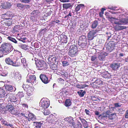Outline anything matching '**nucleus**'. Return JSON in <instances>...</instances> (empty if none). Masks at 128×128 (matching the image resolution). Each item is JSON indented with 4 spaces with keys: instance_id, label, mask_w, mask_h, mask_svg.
<instances>
[{
    "instance_id": "1",
    "label": "nucleus",
    "mask_w": 128,
    "mask_h": 128,
    "mask_svg": "<svg viewBox=\"0 0 128 128\" xmlns=\"http://www.w3.org/2000/svg\"><path fill=\"white\" fill-rule=\"evenodd\" d=\"M0 46L4 54L6 55L9 54L13 49L12 45L10 43H3Z\"/></svg>"
},
{
    "instance_id": "2",
    "label": "nucleus",
    "mask_w": 128,
    "mask_h": 128,
    "mask_svg": "<svg viewBox=\"0 0 128 128\" xmlns=\"http://www.w3.org/2000/svg\"><path fill=\"white\" fill-rule=\"evenodd\" d=\"M68 52V55L71 57H74L76 54L78 52V47L75 45L70 46Z\"/></svg>"
},
{
    "instance_id": "3",
    "label": "nucleus",
    "mask_w": 128,
    "mask_h": 128,
    "mask_svg": "<svg viewBox=\"0 0 128 128\" xmlns=\"http://www.w3.org/2000/svg\"><path fill=\"white\" fill-rule=\"evenodd\" d=\"M40 101L42 102L41 106L44 108H47L50 105V102L47 99L44 98L41 99Z\"/></svg>"
},
{
    "instance_id": "4",
    "label": "nucleus",
    "mask_w": 128,
    "mask_h": 128,
    "mask_svg": "<svg viewBox=\"0 0 128 128\" xmlns=\"http://www.w3.org/2000/svg\"><path fill=\"white\" fill-rule=\"evenodd\" d=\"M115 46V44L113 41H110L106 46L107 50L109 52H111L114 50Z\"/></svg>"
},
{
    "instance_id": "5",
    "label": "nucleus",
    "mask_w": 128,
    "mask_h": 128,
    "mask_svg": "<svg viewBox=\"0 0 128 128\" xmlns=\"http://www.w3.org/2000/svg\"><path fill=\"white\" fill-rule=\"evenodd\" d=\"M6 63L8 65H10L14 66H18L16 64V62H14L13 60L10 57L6 58L5 60Z\"/></svg>"
},
{
    "instance_id": "6",
    "label": "nucleus",
    "mask_w": 128,
    "mask_h": 128,
    "mask_svg": "<svg viewBox=\"0 0 128 128\" xmlns=\"http://www.w3.org/2000/svg\"><path fill=\"white\" fill-rule=\"evenodd\" d=\"M2 18L4 20H12L13 17L12 14H10L8 13L2 14Z\"/></svg>"
},
{
    "instance_id": "7",
    "label": "nucleus",
    "mask_w": 128,
    "mask_h": 128,
    "mask_svg": "<svg viewBox=\"0 0 128 128\" xmlns=\"http://www.w3.org/2000/svg\"><path fill=\"white\" fill-rule=\"evenodd\" d=\"M12 6V4L11 3L7 2H5L3 3H2L1 5L2 8L4 9L10 8Z\"/></svg>"
},
{
    "instance_id": "8",
    "label": "nucleus",
    "mask_w": 128,
    "mask_h": 128,
    "mask_svg": "<svg viewBox=\"0 0 128 128\" xmlns=\"http://www.w3.org/2000/svg\"><path fill=\"white\" fill-rule=\"evenodd\" d=\"M96 32L94 30L90 31L88 33V40H92L95 36V34L96 33Z\"/></svg>"
},
{
    "instance_id": "9",
    "label": "nucleus",
    "mask_w": 128,
    "mask_h": 128,
    "mask_svg": "<svg viewBox=\"0 0 128 128\" xmlns=\"http://www.w3.org/2000/svg\"><path fill=\"white\" fill-rule=\"evenodd\" d=\"M36 78L35 75H32L30 76L26 80V82L28 83H30L32 84H34V82L36 83Z\"/></svg>"
},
{
    "instance_id": "10",
    "label": "nucleus",
    "mask_w": 128,
    "mask_h": 128,
    "mask_svg": "<svg viewBox=\"0 0 128 128\" xmlns=\"http://www.w3.org/2000/svg\"><path fill=\"white\" fill-rule=\"evenodd\" d=\"M2 24L7 27L11 26L12 24V20H4L2 21Z\"/></svg>"
},
{
    "instance_id": "11",
    "label": "nucleus",
    "mask_w": 128,
    "mask_h": 128,
    "mask_svg": "<svg viewBox=\"0 0 128 128\" xmlns=\"http://www.w3.org/2000/svg\"><path fill=\"white\" fill-rule=\"evenodd\" d=\"M40 80L45 84H47L49 82L48 77L45 74H40Z\"/></svg>"
},
{
    "instance_id": "12",
    "label": "nucleus",
    "mask_w": 128,
    "mask_h": 128,
    "mask_svg": "<svg viewBox=\"0 0 128 128\" xmlns=\"http://www.w3.org/2000/svg\"><path fill=\"white\" fill-rule=\"evenodd\" d=\"M78 118L79 120L81 122L84 128H87L88 127V122L85 119L81 117H79Z\"/></svg>"
},
{
    "instance_id": "13",
    "label": "nucleus",
    "mask_w": 128,
    "mask_h": 128,
    "mask_svg": "<svg viewBox=\"0 0 128 128\" xmlns=\"http://www.w3.org/2000/svg\"><path fill=\"white\" fill-rule=\"evenodd\" d=\"M8 101H10L11 102H15L17 100V98L13 95L10 94L8 99Z\"/></svg>"
},
{
    "instance_id": "14",
    "label": "nucleus",
    "mask_w": 128,
    "mask_h": 128,
    "mask_svg": "<svg viewBox=\"0 0 128 128\" xmlns=\"http://www.w3.org/2000/svg\"><path fill=\"white\" fill-rule=\"evenodd\" d=\"M108 55V54L105 52H102L99 55L98 58L100 60H103L105 57Z\"/></svg>"
},
{
    "instance_id": "15",
    "label": "nucleus",
    "mask_w": 128,
    "mask_h": 128,
    "mask_svg": "<svg viewBox=\"0 0 128 128\" xmlns=\"http://www.w3.org/2000/svg\"><path fill=\"white\" fill-rule=\"evenodd\" d=\"M13 108H14V107L13 106L10 104H8L4 108L5 112H6V111H8L10 112Z\"/></svg>"
},
{
    "instance_id": "16",
    "label": "nucleus",
    "mask_w": 128,
    "mask_h": 128,
    "mask_svg": "<svg viewBox=\"0 0 128 128\" xmlns=\"http://www.w3.org/2000/svg\"><path fill=\"white\" fill-rule=\"evenodd\" d=\"M47 68V66L44 61L43 60L40 61V70H45Z\"/></svg>"
},
{
    "instance_id": "17",
    "label": "nucleus",
    "mask_w": 128,
    "mask_h": 128,
    "mask_svg": "<svg viewBox=\"0 0 128 128\" xmlns=\"http://www.w3.org/2000/svg\"><path fill=\"white\" fill-rule=\"evenodd\" d=\"M49 118H51V119H48L50 120V122L52 124L54 123V122H56V118L55 116H54L52 114H51L49 116Z\"/></svg>"
},
{
    "instance_id": "18",
    "label": "nucleus",
    "mask_w": 128,
    "mask_h": 128,
    "mask_svg": "<svg viewBox=\"0 0 128 128\" xmlns=\"http://www.w3.org/2000/svg\"><path fill=\"white\" fill-rule=\"evenodd\" d=\"M117 20L115 18H111V22L112 23L114 24H123V22L120 21H116Z\"/></svg>"
},
{
    "instance_id": "19",
    "label": "nucleus",
    "mask_w": 128,
    "mask_h": 128,
    "mask_svg": "<svg viewBox=\"0 0 128 128\" xmlns=\"http://www.w3.org/2000/svg\"><path fill=\"white\" fill-rule=\"evenodd\" d=\"M72 126L74 128H82V126L79 121L78 120L76 124L75 122L74 123Z\"/></svg>"
},
{
    "instance_id": "20",
    "label": "nucleus",
    "mask_w": 128,
    "mask_h": 128,
    "mask_svg": "<svg viewBox=\"0 0 128 128\" xmlns=\"http://www.w3.org/2000/svg\"><path fill=\"white\" fill-rule=\"evenodd\" d=\"M60 42L61 43L66 44L67 42V37L65 35H62L61 36Z\"/></svg>"
},
{
    "instance_id": "21",
    "label": "nucleus",
    "mask_w": 128,
    "mask_h": 128,
    "mask_svg": "<svg viewBox=\"0 0 128 128\" xmlns=\"http://www.w3.org/2000/svg\"><path fill=\"white\" fill-rule=\"evenodd\" d=\"M64 120L72 125L74 123V122L73 118L71 116L66 118H64Z\"/></svg>"
},
{
    "instance_id": "22",
    "label": "nucleus",
    "mask_w": 128,
    "mask_h": 128,
    "mask_svg": "<svg viewBox=\"0 0 128 128\" xmlns=\"http://www.w3.org/2000/svg\"><path fill=\"white\" fill-rule=\"evenodd\" d=\"M28 121H30L31 120L34 121L36 120L35 116L31 113H30L28 114Z\"/></svg>"
},
{
    "instance_id": "23",
    "label": "nucleus",
    "mask_w": 128,
    "mask_h": 128,
    "mask_svg": "<svg viewBox=\"0 0 128 128\" xmlns=\"http://www.w3.org/2000/svg\"><path fill=\"white\" fill-rule=\"evenodd\" d=\"M126 27L124 26L121 25H116L114 27V29L116 31L121 30L123 29L126 28Z\"/></svg>"
},
{
    "instance_id": "24",
    "label": "nucleus",
    "mask_w": 128,
    "mask_h": 128,
    "mask_svg": "<svg viewBox=\"0 0 128 128\" xmlns=\"http://www.w3.org/2000/svg\"><path fill=\"white\" fill-rule=\"evenodd\" d=\"M48 60L50 62L52 63L55 62L56 60V58L55 56L53 54L51 55H50L48 57Z\"/></svg>"
},
{
    "instance_id": "25",
    "label": "nucleus",
    "mask_w": 128,
    "mask_h": 128,
    "mask_svg": "<svg viewBox=\"0 0 128 128\" xmlns=\"http://www.w3.org/2000/svg\"><path fill=\"white\" fill-rule=\"evenodd\" d=\"M26 90L27 94L28 96H30L33 94V92L34 90V88L32 87Z\"/></svg>"
},
{
    "instance_id": "26",
    "label": "nucleus",
    "mask_w": 128,
    "mask_h": 128,
    "mask_svg": "<svg viewBox=\"0 0 128 128\" xmlns=\"http://www.w3.org/2000/svg\"><path fill=\"white\" fill-rule=\"evenodd\" d=\"M5 88L6 90L12 92L14 90H13V88L12 86L10 85H6L5 86Z\"/></svg>"
},
{
    "instance_id": "27",
    "label": "nucleus",
    "mask_w": 128,
    "mask_h": 128,
    "mask_svg": "<svg viewBox=\"0 0 128 128\" xmlns=\"http://www.w3.org/2000/svg\"><path fill=\"white\" fill-rule=\"evenodd\" d=\"M35 64L36 66V68L37 69L40 70V60H38L37 58H35Z\"/></svg>"
},
{
    "instance_id": "28",
    "label": "nucleus",
    "mask_w": 128,
    "mask_h": 128,
    "mask_svg": "<svg viewBox=\"0 0 128 128\" xmlns=\"http://www.w3.org/2000/svg\"><path fill=\"white\" fill-rule=\"evenodd\" d=\"M72 104V100L70 99H67L65 102V106L66 107L70 106Z\"/></svg>"
},
{
    "instance_id": "29",
    "label": "nucleus",
    "mask_w": 128,
    "mask_h": 128,
    "mask_svg": "<svg viewBox=\"0 0 128 128\" xmlns=\"http://www.w3.org/2000/svg\"><path fill=\"white\" fill-rule=\"evenodd\" d=\"M46 108H44L41 109V111L42 112L44 115H47L50 113V112L48 109H46Z\"/></svg>"
},
{
    "instance_id": "30",
    "label": "nucleus",
    "mask_w": 128,
    "mask_h": 128,
    "mask_svg": "<svg viewBox=\"0 0 128 128\" xmlns=\"http://www.w3.org/2000/svg\"><path fill=\"white\" fill-rule=\"evenodd\" d=\"M5 90L3 89L0 88V97L4 98L6 94Z\"/></svg>"
},
{
    "instance_id": "31",
    "label": "nucleus",
    "mask_w": 128,
    "mask_h": 128,
    "mask_svg": "<svg viewBox=\"0 0 128 128\" xmlns=\"http://www.w3.org/2000/svg\"><path fill=\"white\" fill-rule=\"evenodd\" d=\"M84 4H80L77 5V6H76L75 9V11L77 12L80 10L81 8L84 7Z\"/></svg>"
},
{
    "instance_id": "32",
    "label": "nucleus",
    "mask_w": 128,
    "mask_h": 128,
    "mask_svg": "<svg viewBox=\"0 0 128 128\" xmlns=\"http://www.w3.org/2000/svg\"><path fill=\"white\" fill-rule=\"evenodd\" d=\"M86 92L85 91H83L82 90H80L77 92V93L78 94L79 96L81 97L84 96Z\"/></svg>"
},
{
    "instance_id": "33",
    "label": "nucleus",
    "mask_w": 128,
    "mask_h": 128,
    "mask_svg": "<svg viewBox=\"0 0 128 128\" xmlns=\"http://www.w3.org/2000/svg\"><path fill=\"white\" fill-rule=\"evenodd\" d=\"M50 67L53 70H56L57 69V66L53 62L51 63L50 65Z\"/></svg>"
},
{
    "instance_id": "34",
    "label": "nucleus",
    "mask_w": 128,
    "mask_h": 128,
    "mask_svg": "<svg viewBox=\"0 0 128 128\" xmlns=\"http://www.w3.org/2000/svg\"><path fill=\"white\" fill-rule=\"evenodd\" d=\"M98 25V21L97 20H95L92 23L91 27L92 28H95Z\"/></svg>"
},
{
    "instance_id": "35",
    "label": "nucleus",
    "mask_w": 128,
    "mask_h": 128,
    "mask_svg": "<svg viewBox=\"0 0 128 128\" xmlns=\"http://www.w3.org/2000/svg\"><path fill=\"white\" fill-rule=\"evenodd\" d=\"M116 114L114 113L109 115L108 117L109 119L110 120L114 119L116 117Z\"/></svg>"
},
{
    "instance_id": "36",
    "label": "nucleus",
    "mask_w": 128,
    "mask_h": 128,
    "mask_svg": "<svg viewBox=\"0 0 128 128\" xmlns=\"http://www.w3.org/2000/svg\"><path fill=\"white\" fill-rule=\"evenodd\" d=\"M21 62L23 64V66L25 68H26L28 66V65L26 63V59L23 58L21 60Z\"/></svg>"
},
{
    "instance_id": "37",
    "label": "nucleus",
    "mask_w": 128,
    "mask_h": 128,
    "mask_svg": "<svg viewBox=\"0 0 128 128\" xmlns=\"http://www.w3.org/2000/svg\"><path fill=\"white\" fill-rule=\"evenodd\" d=\"M110 67L114 70H115L118 69L119 67L118 64L116 63L112 64Z\"/></svg>"
},
{
    "instance_id": "38",
    "label": "nucleus",
    "mask_w": 128,
    "mask_h": 128,
    "mask_svg": "<svg viewBox=\"0 0 128 128\" xmlns=\"http://www.w3.org/2000/svg\"><path fill=\"white\" fill-rule=\"evenodd\" d=\"M72 6V5L70 3H66L63 4V7L64 8L67 9Z\"/></svg>"
},
{
    "instance_id": "39",
    "label": "nucleus",
    "mask_w": 128,
    "mask_h": 128,
    "mask_svg": "<svg viewBox=\"0 0 128 128\" xmlns=\"http://www.w3.org/2000/svg\"><path fill=\"white\" fill-rule=\"evenodd\" d=\"M7 39L10 40L14 42L15 44H17V41L14 38H12L10 36H8Z\"/></svg>"
},
{
    "instance_id": "40",
    "label": "nucleus",
    "mask_w": 128,
    "mask_h": 128,
    "mask_svg": "<svg viewBox=\"0 0 128 128\" xmlns=\"http://www.w3.org/2000/svg\"><path fill=\"white\" fill-rule=\"evenodd\" d=\"M102 81L100 80H97L93 83V84L96 86L100 85L102 83Z\"/></svg>"
},
{
    "instance_id": "41",
    "label": "nucleus",
    "mask_w": 128,
    "mask_h": 128,
    "mask_svg": "<svg viewBox=\"0 0 128 128\" xmlns=\"http://www.w3.org/2000/svg\"><path fill=\"white\" fill-rule=\"evenodd\" d=\"M91 99L92 100L94 101H96L100 100L99 99L98 96H92L91 97Z\"/></svg>"
},
{
    "instance_id": "42",
    "label": "nucleus",
    "mask_w": 128,
    "mask_h": 128,
    "mask_svg": "<svg viewBox=\"0 0 128 128\" xmlns=\"http://www.w3.org/2000/svg\"><path fill=\"white\" fill-rule=\"evenodd\" d=\"M22 87L25 90H27L28 89L30 88L31 87L28 84L25 85L24 84L22 85Z\"/></svg>"
},
{
    "instance_id": "43",
    "label": "nucleus",
    "mask_w": 128,
    "mask_h": 128,
    "mask_svg": "<svg viewBox=\"0 0 128 128\" xmlns=\"http://www.w3.org/2000/svg\"><path fill=\"white\" fill-rule=\"evenodd\" d=\"M10 113L13 114H16L18 113L17 110L14 108L10 112Z\"/></svg>"
},
{
    "instance_id": "44",
    "label": "nucleus",
    "mask_w": 128,
    "mask_h": 128,
    "mask_svg": "<svg viewBox=\"0 0 128 128\" xmlns=\"http://www.w3.org/2000/svg\"><path fill=\"white\" fill-rule=\"evenodd\" d=\"M24 94L22 92H19L17 94V95L20 98L24 97Z\"/></svg>"
},
{
    "instance_id": "45",
    "label": "nucleus",
    "mask_w": 128,
    "mask_h": 128,
    "mask_svg": "<svg viewBox=\"0 0 128 128\" xmlns=\"http://www.w3.org/2000/svg\"><path fill=\"white\" fill-rule=\"evenodd\" d=\"M62 64L63 66H66L68 65L69 64V62L68 61H64L62 62Z\"/></svg>"
},
{
    "instance_id": "46",
    "label": "nucleus",
    "mask_w": 128,
    "mask_h": 128,
    "mask_svg": "<svg viewBox=\"0 0 128 128\" xmlns=\"http://www.w3.org/2000/svg\"><path fill=\"white\" fill-rule=\"evenodd\" d=\"M26 5H24L22 4H17L16 6L17 7H18L19 8H23L25 7Z\"/></svg>"
},
{
    "instance_id": "47",
    "label": "nucleus",
    "mask_w": 128,
    "mask_h": 128,
    "mask_svg": "<svg viewBox=\"0 0 128 128\" xmlns=\"http://www.w3.org/2000/svg\"><path fill=\"white\" fill-rule=\"evenodd\" d=\"M80 40L82 41H86V37L84 36H82L80 38Z\"/></svg>"
},
{
    "instance_id": "48",
    "label": "nucleus",
    "mask_w": 128,
    "mask_h": 128,
    "mask_svg": "<svg viewBox=\"0 0 128 128\" xmlns=\"http://www.w3.org/2000/svg\"><path fill=\"white\" fill-rule=\"evenodd\" d=\"M4 54V53L3 51L1 46L0 47V58L2 57L3 56V55Z\"/></svg>"
},
{
    "instance_id": "49",
    "label": "nucleus",
    "mask_w": 128,
    "mask_h": 128,
    "mask_svg": "<svg viewBox=\"0 0 128 128\" xmlns=\"http://www.w3.org/2000/svg\"><path fill=\"white\" fill-rule=\"evenodd\" d=\"M20 25H16L14 27L13 29L14 30H17L20 28Z\"/></svg>"
},
{
    "instance_id": "50",
    "label": "nucleus",
    "mask_w": 128,
    "mask_h": 128,
    "mask_svg": "<svg viewBox=\"0 0 128 128\" xmlns=\"http://www.w3.org/2000/svg\"><path fill=\"white\" fill-rule=\"evenodd\" d=\"M97 58V57L95 55L92 56L91 59L92 61H94Z\"/></svg>"
},
{
    "instance_id": "51",
    "label": "nucleus",
    "mask_w": 128,
    "mask_h": 128,
    "mask_svg": "<svg viewBox=\"0 0 128 128\" xmlns=\"http://www.w3.org/2000/svg\"><path fill=\"white\" fill-rule=\"evenodd\" d=\"M21 105L23 108H28V105L26 104L22 103Z\"/></svg>"
},
{
    "instance_id": "52",
    "label": "nucleus",
    "mask_w": 128,
    "mask_h": 128,
    "mask_svg": "<svg viewBox=\"0 0 128 128\" xmlns=\"http://www.w3.org/2000/svg\"><path fill=\"white\" fill-rule=\"evenodd\" d=\"M34 122L36 124V128H40V122Z\"/></svg>"
},
{
    "instance_id": "53",
    "label": "nucleus",
    "mask_w": 128,
    "mask_h": 128,
    "mask_svg": "<svg viewBox=\"0 0 128 128\" xmlns=\"http://www.w3.org/2000/svg\"><path fill=\"white\" fill-rule=\"evenodd\" d=\"M114 105L115 108L117 107H119L121 106V105H120L119 103H114Z\"/></svg>"
},
{
    "instance_id": "54",
    "label": "nucleus",
    "mask_w": 128,
    "mask_h": 128,
    "mask_svg": "<svg viewBox=\"0 0 128 128\" xmlns=\"http://www.w3.org/2000/svg\"><path fill=\"white\" fill-rule=\"evenodd\" d=\"M37 10H34V11H33L31 13V15H32V16H35L37 14L36 11Z\"/></svg>"
},
{
    "instance_id": "55",
    "label": "nucleus",
    "mask_w": 128,
    "mask_h": 128,
    "mask_svg": "<svg viewBox=\"0 0 128 128\" xmlns=\"http://www.w3.org/2000/svg\"><path fill=\"white\" fill-rule=\"evenodd\" d=\"M2 124H4L5 126L8 125V122L4 119L2 120Z\"/></svg>"
},
{
    "instance_id": "56",
    "label": "nucleus",
    "mask_w": 128,
    "mask_h": 128,
    "mask_svg": "<svg viewBox=\"0 0 128 128\" xmlns=\"http://www.w3.org/2000/svg\"><path fill=\"white\" fill-rule=\"evenodd\" d=\"M34 46L35 48H38L39 47V45L37 42H36L34 44Z\"/></svg>"
},
{
    "instance_id": "57",
    "label": "nucleus",
    "mask_w": 128,
    "mask_h": 128,
    "mask_svg": "<svg viewBox=\"0 0 128 128\" xmlns=\"http://www.w3.org/2000/svg\"><path fill=\"white\" fill-rule=\"evenodd\" d=\"M20 114L22 116H23L24 117L26 118H28V117L27 116V114H26L24 113L21 112Z\"/></svg>"
},
{
    "instance_id": "58",
    "label": "nucleus",
    "mask_w": 128,
    "mask_h": 128,
    "mask_svg": "<svg viewBox=\"0 0 128 128\" xmlns=\"http://www.w3.org/2000/svg\"><path fill=\"white\" fill-rule=\"evenodd\" d=\"M125 118H126L128 119V110H127L125 114Z\"/></svg>"
},
{
    "instance_id": "59",
    "label": "nucleus",
    "mask_w": 128,
    "mask_h": 128,
    "mask_svg": "<svg viewBox=\"0 0 128 128\" xmlns=\"http://www.w3.org/2000/svg\"><path fill=\"white\" fill-rule=\"evenodd\" d=\"M22 2L28 3L30 2V0H20Z\"/></svg>"
},
{
    "instance_id": "60",
    "label": "nucleus",
    "mask_w": 128,
    "mask_h": 128,
    "mask_svg": "<svg viewBox=\"0 0 128 128\" xmlns=\"http://www.w3.org/2000/svg\"><path fill=\"white\" fill-rule=\"evenodd\" d=\"M112 110H107L106 112V113L108 115H110V114L112 112Z\"/></svg>"
},
{
    "instance_id": "61",
    "label": "nucleus",
    "mask_w": 128,
    "mask_h": 128,
    "mask_svg": "<svg viewBox=\"0 0 128 128\" xmlns=\"http://www.w3.org/2000/svg\"><path fill=\"white\" fill-rule=\"evenodd\" d=\"M21 47L22 49L26 50L27 49V46L26 45H22L21 46Z\"/></svg>"
},
{
    "instance_id": "62",
    "label": "nucleus",
    "mask_w": 128,
    "mask_h": 128,
    "mask_svg": "<svg viewBox=\"0 0 128 128\" xmlns=\"http://www.w3.org/2000/svg\"><path fill=\"white\" fill-rule=\"evenodd\" d=\"M84 112L86 114L88 115H90V112L89 110H88L87 109H86L85 110Z\"/></svg>"
},
{
    "instance_id": "63",
    "label": "nucleus",
    "mask_w": 128,
    "mask_h": 128,
    "mask_svg": "<svg viewBox=\"0 0 128 128\" xmlns=\"http://www.w3.org/2000/svg\"><path fill=\"white\" fill-rule=\"evenodd\" d=\"M41 31L40 32H42L43 33H44L45 32L47 31V30L46 28H44L43 29H41Z\"/></svg>"
},
{
    "instance_id": "64",
    "label": "nucleus",
    "mask_w": 128,
    "mask_h": 128,
    "mask_svg": "<svg viewBox=\"0 0 128 128\" xmlns=\"http://www.w3.org/2000/svg\"><path fill=\"white\" fill-rule=\"evenodd\" d=\"M52 12L51 10L49 11V12L46 14V15L45 16H50L52 13Z\"/></svg>"
}]
</instances>
